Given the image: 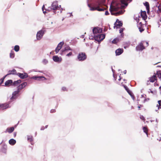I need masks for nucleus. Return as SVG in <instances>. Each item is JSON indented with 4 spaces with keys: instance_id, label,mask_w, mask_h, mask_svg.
Listing matches in <instances>:
<instances>
[{
    "instance_id": "obj_30",
    "label": "nucleus",
    "mask_w": 161,
    "mask_h": 161,
    "mask_svg": "<svg viewBox=\"0 0 161 161\" xmlns=\"http://www.w3.org/2000/svg\"><path fill=\"white\" fill-rule=\"evenodd\" d=\"M119 39L118 38H116L114 39L112 41V43L113 44H116L119 42Z\"/></svg>"
},
{
    "instance_id": "obj_39",
    "label": "nucleus",
    "mask_w": 161,
    "mask_h": 161,
    "mask_svg": "<svg viewBox=\"0 0 161 161\" xmlns=\"http://www.w3.org/2000/svg\"><path fill=\"white\" fill-rule=\"evenodd\" d=\"M158 11L161 13V3L160 4L158 7Z\"/></svg>"
},
{
    "instance_id": "obj_36",
    "label": "nucleus",
    "mask_w": 161,
    "mask_h": 161,
    "mask_svg": "<svg viewBox=\"0 0 161 161\" xmlns=\"http://www.w3.org/2000/svg\"><path fill=\"white\" fill-rule=\"evenodd\" d=\"M14 57V53L13 51H11L10 53V57L13 58Z\"/></svg>"
},
{
    "instance_id": "obj_32",
    "label": "nucleus",
    "mask_w": 161,
    "mask_h": 161,
    "mask_svg": "<svg viewBox=\"0 0 161 161\" xmlns=\"http://www.w3.org/2000/svg\"><path fill=\"white\" fill-rule=\"evenodd\" d=\"M64 44V42H60L58 45L57 47V48H59L61 49L62 47V46Z\"/></svg>"
},
{
    "instance_id": "obj_5",
    "label": "nucleus",
    "mask_w": 161,
    "mask_h": 161,
    "mask_svg": "<svg viewBox=\"0 0 161 161\" xmlns=\"http://www.w3.org/2000/svg\"><path fill=\"white\" fill-rule=\"evenodd\" d=\"M105 37V35L103 34H98L95 37V40L98 42L103 40Z\"/></svg>"
},
{
    "instance_id": "obj_27",
    "label": "nucleus",
    "mask_w": 161,
    "mask_h": 161,
    "mask_svg": "<svg viewBox=\"0 0 161 161\" xmlns=\"http://www.w3.org/2000/svg\"><path fill=\"white\" fill-rule=\"evenodd\" d=\"M143 130L144 132H145L147 135V136H148V129L147 126H144L143 127Z\"/></svg>"
},
{
    "instance_id": "obj_53",
    "label": "nucleus",
    "mask_w": 161,
    "mask_h": 161,
    "mask_svg": "<svg viewBox=\"0 0 161 161\" xmlns=\"http://www.w3.org/2000/svg\"><path fill=\"white\" fill-rule=\"evenodd\" d=\"M156 85L157 86H158V84H156V83H155V86Z\"/></svg>"
},
{
    "instance_id": "obj_43",
    "label": "nucleus",
    "mask_w": 161,
    "mask_h": 161,
    "mask_svg": "<svg viewBox=\"0 0 161 161\" xmlns=\"http://www.w3.org/2000/svg\"><path fill=\"white\" fill-rule=\"evenodd\" d=\"M60 49L59 48H57V47L55 50V51L56 52V53H58Z\"/></svg>"
},
{
    "instance_id": "obj_13",
    "label": "nucleus",
    "mask_w": 161,
    "mask_h": 161,
    "mask_svg": "<svg viewBox=\"0 0 161 161\" xmlns=\"http://www.w3.org/2000/svg\"><path fill=\"white\" fill-rule=\"evenodd\" d=\"M31 79L39 80H44L46 79L45 77L42 76H34L32 77Z\"/></svg>"
},
{
    "instance_id": "obj_15",
    "label": "nucleus",
    "mask_w": 161,
    "mask_h": 161,
    "mask_svg": "<svg viewBox=\"0 0 161 161\" xmlns=\"http://www.w3.org/2000/svg\"><path fill=\"white\" fill-rule=\"evenodd\" d=\"M123 52V49L122 48H119L116 50L115 53L116 55H119Z\"/></svg>"
},
{
    "instance_id": "obj_6",
    "label": "nucleus",
    "mask_w": 161,
    "mask_h": 161,
    "mask_svg": "<svg viewBox=\"0 0 161 161\" xmlns=\"http://www.w3.org/2000/svg\"><path fill=\"white\" fill-rule=\"evenodd\" d=\"M137 27L140 31L141 32H142L144 31L145 28L146 27V25L143 24L141 22H140L137 25Z\"/></svg>"
},
{
    "instance_id": "obj_56",
    "label": "nucleus",
    "mask_w": 161,
    "mask_h": 161,
    "mask_svg": "<svg viewBox=\"0 0 161 161\" xmlns=\"http://www.w3.org/2000/svg\"><path fill=\"white\" fill-rule=\"evenodd\" d=\"M120 79H121V78H120H120H119V80H120Z\"/></svg>"
},
{
    "instance_id": "obj_51",
    "label": "nucleus",
    "mask_w": 161,
    "mask_h": 161,
    "mask_svg": "<svg viewBox=\"0 0 161 161\" xmlns=\"http://www.w3.org/2000/svg\"><path fill=\"white\" fill-rule=\"evenodd\" d=\"M47 126H48V125H46V126H45V128H47Z\"/></svg>"
},
{
    "instance_id": "obj_21",
    "label": "nucleus",
    "mask_w": 161,
    "mask_h": 161,
    "mask_svg": "<svg viewBox=\"0 0 161 161\" xmlns=\"http://www.w3.org/2000/svg\"><path fill=\"white\" fill-rule=\"evenodd\" d=\"M144 5L146 7L147 13H148L150 11V7L149 3L148 2H146L144 3Z\"/></svg>"
},
{
    "instance_id": "obj_40",
    "label": "nucleus",
    "mask_w": 161,
    "mask_h": 161,
    "mask_svg": "<svg viewBox=\"0 0 161 161\" xmlns=\"http://www.w3.org/2000/svg\"><path fill=\"white\" fill-rule=\"evenodd\" d=\"M72 52H70L69 53H68L67 55H66V56H68V57H69L71 55H72Z\"/></svg>"
},
{
    "instance_id": "obj_49",
    "label": "nucleus",
    "mask_w": 161,
    "mask_h": 161,
    "mask_svg": "<svg viewBox=\"0 0 161 161\" xmlns=\"http://www.w3.org/2000/svg\"><path fill=\"white\" fill-rule=\"evenodd\" d=\"M14 134V137H15L16 136V132H14V134Z\"/></svg>"
},
{
    "instance_id": "obj_9",
    "label": "nucleus",
    "mask_w": 161,
    "mask_h": 161,
    "mask_svg": "<svg viewBox=\"0 0 161 161\" xmlns=\"http://www.w3.org/2000/svg\"><path fill=\"white\" fill-rule=\"evenodd\" d=\"M44 34V32L42 30H41L37 32L36 35V38L38 40H40Z\"/></svg>"
},
{
    "instance_id": "obj_24",
    "label": "nucleus",
    "mask_w": 161,
    "mask_h": 161,
    "mask_svg": "<svg viewBox=\"0 0 161 161\" xmlns=\"http://www.w3.org/2000/svg\"><path fill=\"white\" fill-rule=\"evenodd\" d=\"M21 81L20 80L14 81L13 82L12 85L14 86H18L19 84L21 83Z\"/></svg>"
},
{
    "instance_id": "obj_1",
    "label": "nucleus",
    "mask_w": 161,
    "mask_h": 161,
    "mask_svg": "<svg viewBox=\"0 0 161 161\" xmlns=\"http://www.w3.org/2000/svg\"><path fill=\"white\" fill-rule=\"evenodd\" d=\"M105 0H99L97 2L93 4V7H91V5L88 4V7L90 8V10L91 11H94L97 10L99 11H103L106 10V8H99L100 7H102L104 5Z\"/></svg>"
},
{
    "instance_id": "obj_10",
    "label": "nucleus",
    "mask_w": 161,
    "mask_h": 161,
    "mask_svg": "<svg viewBox=\"0 0 161 161\" xmlns=\"http://www.w3.org/2000/svg\"><path fill=\"white\" fill-rule=\"evenodd\" d=\"M17 75L19 77L22 79H24L27 78L28 76V74L25 73H18Z\"/></svg>"
},
{
    "instance_id": "obj_50",
    "label": "nucleus",
    "mask_w": 161,
    "mask_h": 161,
    "mask_svg": "<svg viewBox=\"0 0 161 161\" xmlns=\"http://www.w3.org/2000/svg\"><path fill=\"white\" fill-rule=\"evenodd\" d=\"M150 92L152 93H153V92L151 90H150Z\"/></svg>"
},
{
    "instance_id": "obj_22",
    "label": "nucleus",
    "mask_w": 161,
    "mask_h": 161,
    "mask_svg": "<svg viewBox=\"0 0 161 161\" xmlns=\"http://www.w3.org/2000/svg\"><path fill=\"white\" fill-rule=\"evenodd\" d=\"M19 90H18L17 91H15L12 94V96L11 97V99H15L16 97V95L18 94L19 92Z\"/></svg>"
},
{
    "instance_id": "obj_54",
    "label": "nucleus",
    "mask_w": 161,
    "mask_h": 161,
    "mask_svg": "<svg viewBox=\"0 0 161 161\" xmlns=\"http://www.w3.org/2000/svg\"><path fill=\"white\" fill-rule=\"evenodd\" d=\"M159 88L160 89V90H161V86L159 87Z\"/></svg>"
},
{
    "instance_id": "obj_3",
    "label": "nucleus",
    "mask_w": 161,
    "mask_h": 161,
    "mask_svg": "<svg viewBox=\"0 0 161 161\" xmlns=\"http://www.w3.org/2000/svg\"><path fill=\"white\" fill-rule=\"evenodd\" d=\"M145 42L147 46H148V43L147 42H141L136 47V49L137 51H142L145 48V47L144 46V43Z\"/></svg>"
},
{
    "instance_id": "obj_46",
    "label": "nucleus",
    "mask_w": 161,
    "mask_h": 161,
    "mask_svg": "<svg viewBox=\"0 0 161 161\" xmlns=\"http://www.w3.org/2000/svg\"><path fill=\"white\" fill-rule=\"evenodd\" d=\"M105 14L106 15H108L109 14V13L108 12V11H105Z\"/></svg>"
},
{
    "instance_id": "obj_37",
    "label": "nucleus",
    "mask_w": 161,
    "mask_h": 161,
    "mask_svg": "<svg viewBox=\"0 0 161 161\" xmlns=\"http://www.w3.org/2000/svg\"><path fill=\"white\" fill-rule=\"evenodd\" d=\"M6 77V76H5L4 77H3V78H2L0 80V85L3 82L4 79Z\"/></svg>"
},
{
    "instance_id": "obj_11",
    "label": "nucleus",
    "mask_w": 161,
    "mask_h": 161,
    "mask_svg": "<svg viewBox=\"0 0 161 161\" xmlns=\"http://www.w3.org/2000/svg\"><path fill=\"white\" fill-rule=\"evenodd\" d=\"M102 31V29L99 27H95L93 29V32L94 34H97L101 33Z\"/></svg>"
},
{
    "instance_id": "obj_41",
    "label": "nucleus",
    "mask_w": 161,
    "mask_h": 161,
    "mask_svg": "<svg viewBox=\"0 0 161 161\" xmlns=\"http://www.w3.org/2000/svg\"><path fill=\"white\" fill-rule=\"evenodd\" d=\"M44 8H45V6H44V5H43L42 6V11L43 12V13L44 14H45L46 13V11H44Z\"/></svg>"
},
{
    "instance_id": "obj_19",
    "label": "nucleus",
    "mask_w": 161,
    "mask_h": 161,
    "mask_svg": "<svg viewBox=\"0 0 161 161\" xmlns=\"http://www.w3.org/2000/svg\"><path fill=\"white\" fill-rule=\"evenodd\" d=\"M17 74L16 71L14 69H13L12 70H9L8 71V73L5 76H7L8 75H16Z\"/></svg>"
},
{
    "instance_id": "obj_38",
    "label": "nucleus",
    "mask_w": 161,
    "mask_h": 161,
    "mask_svg": "<svg viewBox=\"0 0 161 161\" xmlns=\"http://www.w3.org/2000/svg\"><path fill=\"white\" fill-rule=\"evenodd\" d=\"M72 50L69 47H66L65 48L64 51L65 52H66L68 50Z\"/></svg>"
},
{
    "instance_id": "obj_2",
    "label": "nucleus",
    "mask_w": 161,
    "mask_h": 161,
    "mask_svg": "<svg viewBox=\"0 0 161 161\" xmlns=\"http://www.w3.org/2000/svg\"><path fill=\"white\" fill-rule=\"evenodd\" d=\"M119 8L118 7L113 6V7L111 8L110 9V10L111 14L115 16H118L122 14L123 13V12L121 10L116 13L113 12V11H118Z\"/></svg>"
},
{
    "instance_id": "obj_20",
    "label": "nucleus",
    "mask_w": 161,
    "mask_h": 161,
    "mask_svg": "<svg viewBox=\"0 0 161 161\" xmlns=\"http://www.w3.org/2000/svg\"><path fill=\"white\" fill-rule=\"evenodd\" d=\"M27 83L24 82L20 85L18 87V90H21L24 88L26 85Z\"/></svg>"
},
{
    "instance_id": "obj_45",
    "label": "nucleus",
    "mask_w": 161,
    "mask_h": 161,
    "mask_svg": "<svg viewBox=\"0 0 161 161\" xmlns=\"http://www.w3.org/2000/svg\"><path fill=\"white\" fill-rule=\"evenodd\" d=\"M62 89L63 91H67V89H66V88L65 87H63L62 88Z\"/></svg>"
},
{
    "instance_id": "obj_23",
    "label": "nucleus",
    "mask_w": 161,
    "mask_h": 161,
    "mask_svg": "<svg viewBox=\"0 0 161 161\" xmlns=\"http://www.w3.org/2000/svg\"><path fill=\"white\" fill-rule=\"evenodd\" d=\"M141 16L144 20H145L147 18V15L145 11H142L141 13Z\"/></svg>"
},
{
    "instance_id": "obj_7",
    "label": "nucleus",
    "mask_w": 161,
    "mask_h": 161,
    "mask_svg": "<svg viewBox=\"0 0 161 161\" xmlns=\"http://www.w3.org/2000/svg\"><path fill=\"white\" fill-rule=\"evenodd\" d=\"M60 7L61 5L59 6V7L58 6L57 1L53 2L51 5V8L53 10L58 9V8H60Z\"/></svg>"
},
{
    "instance_id": "obj_14",
    "label": "nucleus",
    "mask_w": 161,
    "mask_h": 161,
    "mask_svg": "<svg viewBox=\"0 0 161 161\" xmlns=\"http://www.w3.org/2000/svg\"><path fill=\"white\" fill-rule=\"evenodd\" d=\"M53 59L54 61L58 62H61L62 60L61 58H59L57 56H54L53 57Z\"/></svg>"
},
{
    "instance_id": "obj_28",
    "label": "nucleus",
    "mask_w": 161,
    "mask_h": 161,
    "mask_svg": "<svg viewBox=\"0 0 161 161\" xmlns=\"http://www.w3.org/2000/svg\"><path fill=\"white\" fill-rule=\"evenodd\" d=\"M124 87L125 89V90L127 91V92L130 95H131V91L126 86L124 85Z\"/></svg>"
},
{
    "instance_id": "obj_26",
    "label": "nucleus",
    "mask_w": 161,
    "mask_h": 161,
    "mask_svg": "<svg viewBox=\"0 0 161 161\" xmlns=\"http://www.w3.org/2000/svg\"><path fill=\"white\" fill-rule=\"evenodd\" d=\"M131 0H120V1L122 4H124L125 6H127L128 4L127 2L128 1H131Z\"/></svg>"
},
{
    "instance_id": "obj_29",
    "label": "nucleus",
    "mask_w": 161,
    "mask_h": 161,
    "mask_svg": "<svg viewBox=\"0 0 161 161\" xmlns=\"http://www.w3.org/2000/svg\"><path fill=\"white\" fill-rule=\"evenodd\" d=\"M125 28H121L119 30V33L121 34V35L122 37L124 36V34L123 33V31L125 30Z\"/></svg>"
},
{
    "instance_id": "obj_55",
    "label": "nucleus",
    "mask_w": 161,
    "mask_h": 161,
    "mask_svg": "<svg viewBox=\"0 0 161 161\" xmlns=\"http://www.w3.org/2000/svg\"><path fill=\"white\" fill-rule=\"evenodd\" d=\"M159 63V62H158V63H156L155 64H158V63Z\"/></svg>"
},
{
    "instance_id": "obj_48",
    "label": "nucleus",
    "mask_w": 161,
    "mask_h": 161,
    "mask_svg": "<svg viewBox=\"0 0 161 161\" xmlns=\"http://www.w3.org/2000/svg\"><path fill=\"white\" fill-rule=\"evenodd\" d=\"M45 129V127L44 126H42L41 129V130H44V129Z\"/></svg>"
},
{
    "instance_id": "obj_17",
    "label": "nucleus",
    "mask_w": 161,
    "mask_h": 161,
    "mask_svg": "<svg viewBox=\"0 0 161 161\" xmlns=\"http://www.w3.org/2000/svg\"><path fill=\"white\" fill-rule=\"evenodd\" d=\"M14 127H8L6 129L4 132L6 133L8 132L9 133H11L14 131Z\"/></svg>"
},
{
    "instance_id": "obj_47",
    "label": "nucleus",
    "mask_w": 161,
    "mask_h": 161,
    "mask_svg": "<svg viewBox=\"0 0 161 161\" xmlns=\"http://www.w3.org/2000/svg\"><path fill=\"white\" fill-rule=\"evenodd\" d=\"M141 119H142V120H145V119L143 117V116H142V117H141Z\"/></svg>"
},
{
    "instance_id": "obj_18",
    "label": "nucleus",
    "mask_w": 161,
    "mask_h": 161,
    "mask_svg": "<svg viewBox=\"0 0 161 161\" xmlns=\"http://www.w3.org/2000/svg\"><path fill=\"white\" fill-rule=\"evenodd\" d=\"M13 81L11 80H8L5 83V86H9L10 85H12Z\"/></svg>"
},
{
    "instance_id": "obj_52",
    "label": "nucleus",
    "mask_w": 161,
    "mask_h": 161,
    "mask_svg": "<svg viewBox=\"0 0 161 161\" xmlns=\"http://www.w3.org/2000/svg\"><path fill=\"white\" fill-rule=\"evenodd\" d=\"M138 109L140 110V106H138Z\"/></svg>"
},
{
    "instance_id": "obj_25",
    "label": "nucleus",
    "mask_w": 161,
    "mask_h": 161,
    "mask_svg": "<svg viewBox=\"0 0 161 161\" xmlns=\"http://www.w3.org/2000/svg\"><path fill=\"white\" fill-rule=\"evenodd\" d=\"M16 143V140L13 139H10L9 141V144L11 145H14Z\"/></svg>"
},
{
    "instance_id": "obj_42",
    "label": "nucleus",
    "mask_w": 161,
    "mask_h": 161,
    "mask_svg": "<svg viewBox=\"0 0 161 161\" xmlns=\"http://www.w3.org/2000/svg\"><path fill=\"white\" fill-rule=\"evenodd\" d=\"M158 25H159V27L161 25V17L160 18L158 21Z\"/></svg>"
},
{
    "instance_id": "obj_33",
    "label": "nucleus",
    "mask_w": 161,
    "mask_h": 161,
    "mask_svg": "<svg viewBox=\"0 0 161 161\" xmlns=\"http://www.w3.org/2000/svg\"><path fill=\"white\" fill-rule=\"evenodd\" d=\"M156 75H158V77L161 80V71H159L157 72Z\"/></svg>"
},
{
    "instance_id": "obj_12",
    "label": "nucleus",
    "mask_w": 161,
    "mask_h": 161,
    "mask_svg": "<svg viewBox=\"0 0 161 161\" xmlns=\"http://www.w3.org/2000/svg\"><path fill=\"white\" fill-rule=\"evenodd\" d=\"M9 104L8 103H5L0 104V109H3L9 107Z\"/></svg>"
},
{
    "instance_id": "obj_34",
    "label": "nucleus",
    "mask_w": 161,
    "mask_h": 161,
    "mask_svg": "<svg viewBox=\"0 0 161 161\" xmlns=\"http://www.w3.org/2000/svg\"><path fill=\"white\" fill-rule=\"evenodd\" d=\"M27 140L31 142L33 141V137L31 136H27Z\"/></svg>"
},
{
    "instance_id": "obj_4",
    "label": "nucleus",
    "mask_w": 161,
    "mask_h": 161,
    "mask_svg": "<svg viewBox=\"0 0 161 161\" xmlns=\"http://www.w3.org/2000/svg\"><path fill=\"white\" fill-rule=\"evenodd\" d=\"M87 58V55L85 53H80L78 55L77 58L79 61H83Z\"/></svg>"
},
{
    "instance_id": "obj_44",
    "label": "nucleus",
    "mask_w": 161,
    "mask_h": 161,
    "mask_svg": "<svg viewBox=\"0 0 161 161\" xmlns=\"http://www.w3.org/2000/svg\"><path fill=\"white\" fill-rule=\"evenodd\" d=\"M50 112L51 113H55L56 112V110L54 109H52V110H51Z\"/></svg>"
},
{
    "instance_id": "obj_31",
    "label": "nucleus",
    "mask_w": 161,
    "mask_h": 161,
    "mask_svg": "<svg viewBox=\"0 0 161 161\" xmlns=\"http://www.w3.org/2000/svg\"><path fill=\"white\" fill-rule=\"evenodd\" d=\"M158 104H157L156 106L158 107V109H161V100L158 101Z\"/></svg>"
},
{
    "instance_id": "obj_16",
    "label": "nucleus",
    "mask_w": 161,
    "mask_h": 161,
    "mask_svg": "<svg viewBox=\"0 0 161 161\" xmlns=\"http://www.w3.org/2000/svg\"><path fill=\"white\" fill-rule=\"evenodd\" d=\"M157 80V77L156 75H153L152 76L149 78V80L151 82H153L155 80Z\"/></svg>"
},
{
    "instance_id": "obj_8",
    "label": "nucleus",
    "mask_w": 161,
    "mask_h": 161,
    "mask_svg": "<svg viewBox=\"0 0 161 161\" xmlns=\"http://www.w3.org/2000/svg\"><path fill=\"white\" fill-rule=\"evenodd\" d=\"M123 25L122 22L120 21L118 19H117L116 22L114 23V28H118Z\"/></svg>"
},
{
    "instance_id": "obj_35",
    "label": "nucleus",
    "mask_w": 161,
    "mask_h": 161,
    "mask_svg": "<svg viewBox=\"0 0 161 161\" xmlns=\"http://www.w3.org/2000/svg\"><path fill=\"white\" fill-rule=\"evenodd\" d=\"M14 50L16 52H18L19 50V47L18 45H15L14 47Z\"/></svg>"
}]
</instances>
